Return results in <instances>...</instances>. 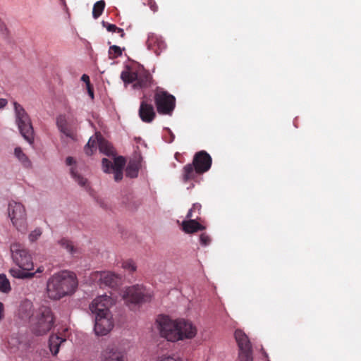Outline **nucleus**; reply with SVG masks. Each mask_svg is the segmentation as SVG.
<instances>
[{"mask_svg":"<svg viewBox=\"0 0 361 361\" xmlns=\"http://www.w3.org/2000/svg\"><path fill=\"white\" fill-rule=\"evenodd\" d=\"M157 323L161 336L171 342L192 338L197 334L196 327L183 319L172 320L168 316H160Z\"/></svg>","mask_w":361,"mask_h":361,"instance_id":"f257e3e1","label":"nucleus"},{"mask_svg":"<svg viewBox=\"0 0 361 361\" xmlns=\"http://www.w3.org/2000/svg\"><path fill=\"white\" fill-rule=\"evenodd\" d=\"M78 286V281L74 273L64 270L54 274L47 281V293L52 300L72 294Z\"/></svg>","mask_w":361,"mask_h":361,"instance_id":"f03ea898","label":"nucleus"},{"mask_svg":"<svg viewBox=\"0 0 361 361\" xmlns=\"http://www.w3.org/2000/svg\"><path fill=\"white\" fill-rule=\"evenodd\" d=\"M212 164L211 156L204 150L195 154L191 164L184 166L182 171V180L184 183L195 180L199 175L208 171Z\"/></svg>","mask_w":361,"mask_h":361,"instance_id":"7ed1b4c3","label":"nucleus"},{"mask_svg":"<svg viewBox=\"0 0 361 361\" xmlns=\"http://www.w3.org/2000/svg\"><path fill=\"white\" fill-rule=\"evenodd\" d=\"M32 331L37 336L46 334L54 326V317L50 307L41 306L30 317Z\"/></svg>","mask_w":361,"mask_h":361,"instance_id":"20e7f679","label":"nucleus"},{"mask_svg":"<svg viewBox=\"0 0 361 361\" xmlns=\"http://www.w3.org/2000/svg\"><path fill=\"white\" fill-rule=\"evenodd\" d=\"M121 78L126 85L133 83V88L137 90L149 87L152 82L151 74L142 66L127 67L121 72Z\"/></svg>","mask_w":361,"mask_h":361,"instance_id":"39448f33","label":"nucleus"},{"mask_svg":"<svg viewBox=\"0 0 361 361\" xmlns=\"http://www.w3.org/2000/svg\"><path fill=\"white\" fill-rule=\"evenodd\" d=\"M16 123L20 134L30 144L34 141V130L30 118L25 109L18 102H13Z\"/></svg>","mask_w":361,"mask_h":361,"instance_id":"423d86ee","label":"nucleus"},{"mask_svg":"<svg viewBox=\"0 0 361 361\" xmlns=\"http://www.w3.org/2000/svg\"><path fill=\"white\" fill-rule=\"evenodd\" d=\"M154 98L157 112L159 114L169 116L172 114L176 106V98L173 95L157 87Z\"/></svg>","mask_w":361,"mask_h":361,"instance_id":"0eeeda50","label":"nucleus"},{"mask_svg":"<svg viewBox=\"0 0 361 361\" xmlns=\"http://www.w3.org/2000/svg\"><path fill=\"white\" fill-rule=\"evenodd\" d=\"M13 262L23 271H31L34 268L32 257L29 251L20 244L13 243L11 245Z\"/></svg>","mask_w":361,"mask_h":361,"instance_id":"6e6552de","label":"nucleus"},{"mask_svg":"<svg viewBox=\"0 0 361 361\" xmlns=\"http://www.w3.org/2000/svg\"><path fill=\"white\" fill-rule=\"evenodd\" d=\"M97 147L102 153L107 156L114 154V149L111 145L98 133L95 134V137H91L89 139L85 147V154L88 156L93 154Z\"/></svg>","mask_w":361,"mask_h":361,"instance_id":"1a4fd4ad","label":"nucleus"},{"mask_svg":"<svg viewBox=\"0 0 361 361\" xmlns=\"http://www.w3.org/2000/svg\"><path fill=\"white\" fill-rule=\"evenodd\" d=\"M123 298L127 304L135 305L150 300L151 295L143 286L137 285L127 288Z\"/></svg>","mask_w":361,"mask_h":361,"instance_id":"9d476101","label":"nucleus"},{"mask_svg":"<svg viewBox=\"0 0 361 361\" xmlns=\"http://www.w3.org/2000/svg\"><path fill=\"white\" fill-rule=\"evenodd\" d=\"M235 339L239 348L240 361H252V349L247 336L240 329L234 334Z\"/></svg>","mask_w":361,"mask_h":361,"instance_id":"9b49d317","label":"nucleus"},{"mask_svg":"<svg viewBox=\"0 0 361 361\" xmlns=\"http://www.w3.org/2000/svg\"><path fill=\"white\" fill-rule=\"evenodd\" d=\"M114 304V300L107 295L96 298L90 305V310L96 316L110 314L109 307Z\"/></svg>","mask_w":361,"mask_h":361,"instance_id":"f8f14e48","label":"nucleus"},{"mask_svg":"<svg viewBox=\"0 0 361 361\" xmlns=\"http://www.w3.org/2000/svg\"><path fill=\"white\" fill-rule=\"evenodd\" d=\"M8 216L13 224L18 231H22L25 219V210L23 205L19 202H11L8 207Z\"/></svg>","mask_w":361,"mask_h":361,"instance_id":"ddd939ff","label":"nucleus"},{"mask_svg":"<svg viewBox=\"0 0 361 361\" xmlns=\"http://www.w3.org/2000/svg\"><path fill=\"white\" fill-rule=\"evenodd\" d=\"M113 326L114 322L112 320L111 314L95 317V324L94 330L97 335H106L112 329Z\"/></svg>","mask_w":361,"mask_h":361,"instance_id":"4468645a","label":"nucleus"},{"mask_svg":"<svg viewBox=\"0 0 361 361\" xmlns=\"http://www.w3.org/2000/svg\"><path fill=\"white\" fill-rule=\"evenodd\" d=\"M146 44L147 48L157 55H159L166 47V44L162 37L154 33H149L148 35Z\"/></svg>","mask_w":361,"mask_h":361,"instance_id":"2eb2a0df","label":"nucleus"},{"mask_svg":"<svg viewBox=\"0 0 361 361\" xmlns=\"http://www.w3.org/2000/svg\"><path fill=\"white\" fill-rule=\"evenodd\" d=\"M139 116L143 122L151 123L156 116L152 104L142 101L139 109Z\"/></svg>","mask_w":361,"mask_h":361,"instance_id":"dca6fc26","label":"nucleus"},{"mask_svg":"<svg viewBox=\"0 0 361 361\" xmlns=\"http://www.w3.org/2000/svg\"><path fill=\"white\" fill-rule=\"evenodd\" d=\"M102 169L104 172L109 173L111 169L123 170L126 164V160L123 157H118L114 159V163L106 158L102 159Z\"/></svg>","mask_w":361,"mask_h":361,"instance_id":"f3484780","label":"nucleus"},{"mask_svg":"<svg viewBox=\"0 0 361 361\" xmlns=\"http://www.w3.org/2000/svg\"><path fill=\"white\" fill-rule=\"evenodd\" d=\"M97 277H99L101 284L111 288L116 287L121 279L118 275L110 271L97 273Z\"/></svg>","mask_w":361,"mask_h":361,"instance_id":"a211bd4d","label":"nucleus"},{"mask_svg":"<svg viewBox=\"0 0 361 361\" xmlns=\"http://www.w3.org/2000/svg\"><path fill=\"white\" fill-rule=\"evenodd\" d=\"M44 271V268L43 266L39 267L35 272H30L23 271L20 269H10L9 274L14 278L25 279H32L33 278L37 273H42Z\"/></svg>","mask_w":361,"mask_h":361,"instance_id":"6ab92c4d","label":"nucleus"},{"mask_svg":"<svg viewBox=\"0 0 361 361\" xmlns=\"http://www.w3.org/2000/svg\"><path fill=\"white\" fill-rule=\"evenodd\" d=\"M197 219H198V215L194 219L183 221L182 223L183 230L187 233H193L198 231L204 230L205 227L198 223Z\"/></svg>","mask_w":361,"mask_h":361,"instance_id":"aec40b11","label":"nucleus"},{"mask_svg":"<svg viewBox=\"0 0 361 361\" xmlns=\"http://www.w3.org/2000/svg\"><path fill=\"white\" fill-rule=\"evenodd\" d=\"M66 340L56 334H51L49 339V348L53 355H57L61 345Z\"/></svg>","mask_w":361,"mask_h":361,"instance_id":"412c9836","label":"nucleus"},{"mask_svg":"<svg viewBox=\"0 0 361 361\" xmlns=\"http://www.w3.org/2000/svg\"><path fill=\"white\" fill-rule=\"evenodd\" d=\"M125 353L118 350L111 349L103 354L101 361H125Z\"/></svg>","mask_w":361,"mask_h":361,"instance_id":"4be33fe9","label":"nucleus"},{"mask_svg":"<svg viewBox=\"0 0 361 361\" xmlns=\"http://www.w3.org/2000/svg\"><path fill=\"white\" fill-rule=\"evenodd\" d=\"M139 171V164L135 161H130L126 169V176L133 178L137 176Z\"/></svg>","mask_w":361,"mask_h":361,"instance_id":"5701e85b","label":"nucleus"},{"mask_svg":"<svg viewBox=\"0 0 361 361\" xmlns=\"http://www.w3.org/2000/svg\"><path fill=\"white\" fill-rule=\"evenodd\" d=\"M59 245L71 255H75L78 252L73 242L67 238H63L59 240Z\"/></svg>","mask_w":361,"mask_h":361,"instance_id":"b1692460","label":"nucleus"},{"mask_svg":"<svg viewBox=\"0 0 361 361\" xmlns=\"http://www.w3.org/2000/svg\"><path fill=\"white\" fill-rule=\"evenodd\" d=\"M15 156L23 164V165L29 168L31 166V162L25 154L23 153L20 147H16L14 151Z\"/></svg>","mask_w":361,"mask_h":361,"instance_id":"393cba45","label":"nucleus"},{"mask_svg":"<svg viewBox=\"0 0 361 361\" xmlns=\"http://www.w3.org/2000/svg\"><path fill=\"white\" fill-rule=\"evenodd\" d=\"M105 1L100 0L97 1L93 6L92 16L94 19L98 18L103 13L105 8Z\"/></svg>","mask_w":361,"mask_h":361,"instance_id":"a878e982","label":"nucleus"},{"mask_svg":"<svg viewBox=\"0 0 361 361\" xmlns=\"http://www.w3.org/2000/svg\"><path fill=\"white\" fill-rule=\"evenodd\" d=\"M71 173L75 180L82 187L87 188L88 182L87 179L78 174L74 168H71Z\"/></svg>","mask_w":361,"mask_h":361,"instance_id":"bb28decb","label":"nucleus"},{"mask_svg":"<svg viewBox=\"0 0 361 361\" xmlns=\"http://www.w3.org/2000/svg\"><path fill=\"white\" fill-rule=\"evenodd\" d=\"M102 24L103 27H106L107 31L112 32H117L118 33L120 34V36L121 37H123L125 36L123 30L122 28L118 27L116 25L109 23L104 20L102 22Z\"/></svg>","mask_w":361,"mask_h":361,"instance_id":"cd10ccee","label":"nucleus"},{"mask_svg":"<svg viewBox=\"0 0 361 361\" xmlns=\"http://www.w3.org/2000/svg\"><path fill=\"white\" fill-rule=\"evenodd\" d=\"M11 290L10 282L4 274H0V291L8 293Z\"/></svg>","mask_w":361,"mask_h":361,"instance_id":"c85d7f7f","label":"nucleus"},{"mask_svg":"<svg viewBox=\"0 0 361 361\" xmlns=\"http://www.w3.org/2000/svg\"><path fill=\"white\" fill-rule=\"evenodd\" d=\"M109 58L111 59H116L122 55V49L116 45H112L109 49Z\"/></svg>","mask_w":361,"mask_h":361,"instance_id":"c756f323","label":"nucleus"},{"mask_svg":"<svg viewBox=\"0 0 361 361\" xmlns=\"http://www.w3.org/2000/svg\"><path fill=\"white\" fill-rule=\"evenodd\" d=\"M121 267L123 269L128 271L130 273L135 271L136 269H137V267H136L135 262L132 259H128V260L123 261L122 262Z\"/></svg>","mask_w":361,"mask_h":361,"instance_id":"7c9ffc66","label":"nucleus"},{"mask_svg":"<svg viewBox=\"0 0 361 361\" xmlns=\"http://www.w3.org/2000/svg\"><path fill=\"white\" fill-rule=\"evenodd\" d=\"M42 234L40 228H37L29 234V240L30 242H35Z\"/></svg>","mask_w":361,"mask_h":361,"instance_id":"2f4dec72","label":"nucleus"},{"mask_svg":"<svg viewBox=\"0 0 361 361\" xmlns=\"http://www.w3.org/2000/svg\"><path fill=\"white\" fill-rule=\"evenodd\" d=\"M200 240L201 245H202L204 246H207L210 244L211 238L207 233H203L200 236Z\"/></svg>","mask_w":361,"mask_h":361,"instance_id":"473e14b6","label":"nucleus"},{"mask_svg":"<svg viewBox=\"0 0 361 361\" xmlns=\"http://www.w3.org/2000/svg\"><path fill=\"white\" fill-rule=\"evenodd\" d=\"M56 124L59 130L65 129L67 126V123L64 116H59L57 118Z\"/></svg>","mask_w":361,"mask_h":361,"instance_id":"72a5a7b5","label":"nucleus"},{"mask_svg":"<svg viewBox=\"0 0 361 361\" xmlns=\"http://www.w3.org/2000/svg\"><path fill=\"white\" fill-rule=\"evenodd\" d=\"M114 174V180L118 182L122 180L123 178V170L119 169H111V171Z\"/></svg>","mask_w":361,"mask_h":361,"instance_id":"f704fd0d","label":"nucleus"},{"mask_svg":"<svg viewBox=\"0 0 361 361\" xmlns=\"http://www.w3.org/2000/svg\"><path fill=\"white\" fill-rule=\"evenodd\" d=\"M7 27L4 21L0 18V33L3 35H7Z\"/></svg>","mask_w":361,"mask_h":361,"instance_id":"c9c22d12","label":"nucleus"},{"mask_svg":"<svg viewBox=\"0 0 361 361\" xmlns=\"http://www.w3.org/2000/svg\"><path fill=\"white\" fill-rule=\"evenodd\" d=\"M148 5L153 12L157 11L158 6L154 0H148Z\"/></svg>","mask_w":361,"mask_h":361,"instance_id":"e433bc0d","label":"nucleus"},{"mask_svg":"<svg viewBox=\"0 0 361 361\" xmlns=\"http://www.w3.org/2000/svg\"><path fill=\"white\" fill-rule=\"evenodd\" d=\"M61 132L65 134L67 137H72L73 135V132L68 128V126L65 128V129L61 130Z\"/></svg>","mask_w":361,"mask_h":361,"instance_id":"4c0bfd02","label":"nucleus"},{"mask_svg":"<svg viewBox=\"0 0 361 361\" xmlns=\"http://www.w3.org/2000/svg\"><path fill=\"white\" fill-rule=\"evenodd\" d=\"M201 207H202V206H201L200 204L195 203V204H193L192 207L191 208V209H193L194 212H197L198 214H200V210H201Z\"/></svg>","mask_w":361,"mask_h":361,"instance_id":"58836bf2","label":"nucleus"},{"mask_svg":"<svg viewBox=\"0 0 361 361\" xmlns=\"http://www.w3.org/2000/svg\"><path fill=\"white\" fill-rule=\"evenodd\" d=\"M194 213L193 209H190L186 215V218L188 219V220L193 219V217H196V216H195Z\"/></svg>","mask_w":361,"mask_h":361,"instance_id":"ea45409f","label":"nucleus"},{"mask_svg":"<svg viewBox=\"0 0 361 361\" xmlns=\"http://www.w3.org/2000/svg\"><path fill=\"white\" fill-rule=\"evenodd\" d=\"M7 100L6 99H0V109L4 108L7 104Z\"/></svg>","mask_w":361,"mask_h":361,"instance_id":"a19ab883","label":"nucleus"},{"mask_svg":"<svg viewBox=\"0 0 361 361\" xmlns=\"http://www.w3.org/2000/svg\"><path fill=\"white\" fill-rule=\"evenodd\" d=\"M75 162L74 159L71 157H68L66 159V163L68 166H71Z\"/></svg>","mask_w":361,"mask_h":361,"instance_id":"79ce46f5","label":"nucleus"},{"mask_svg":"<svg viewBox=\"0 0 361 361\" xmlns=\"http://www.w3.org/2000/svg\"><path fill=\"white\" fill-rule=\"evenodd\" d=\"M87 91H88V94L89 95L93 98L94 97V92H93V90L90 85V84H87Z\"/></svg>","mask_w":361,"mask_h":361,"instance_id":"37998d69","label":"nucleus"},{"mask_svg":"<svg viewBox=\"0 0 361 361\" xmlns=\"http://www.w3.org/2000/svg\"><path fill=\"white\" fill-rule=\"evenodd\" d=\"M82 80L84 81L85 82H86V84H90V78L87 75H82V78H81Z\"/></svg>","mask_w":361,"mask_h":361,"instance_id":"c03bdc74","label":"nucleus"},{"mask_svg":"<svg viewBox=\"0 0 361 361\" xmlns=\"http://www.w3.org/2000/svg\"><path fill=\"white\" fill-rule=\"evenodd\" d=\"M4 317V305L2 302H0V320Z\"/></svg>","mask_w":361,"mask_h":361,"instance_id":"a18cd8bd","label":"nucleus"}]
</instances>
